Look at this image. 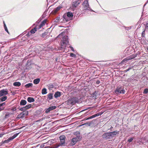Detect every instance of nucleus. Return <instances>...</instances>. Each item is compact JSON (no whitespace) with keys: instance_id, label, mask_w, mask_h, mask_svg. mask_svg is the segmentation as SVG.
I'll return each instance as SVG.
<instances>
[{"instance_id":"1","label":"nucleus","mask_w":148,"mask_h":148,"mask_svg":"<svg viewBox=\"0 0 148 148\" xmlns=\"http://www.w3.org/2000/svg\"><path fill=\"white\" fill-rule=\"evenodd\" d=\"M119 134V132L116 131L113 132H107L103 134L102 136V138L106 140L111 139L115 137Z\"/></svg>"},{"instance_id":"2","label":"nucleus","mask_w":148,"mask_h":148,"mask_svg":"<svg viewBox=\"0 0 148 148\" xmlns=\"http://www.w3.org/2000/svg\"><path fill=\"white\" fill-rule=\"evenodd\" d=\"M81 97L80 96L74 97L69 99L68 100V104H74L76 103H78L81 101Z\"/></svg>"},{"instance_id":"3","label":"nucleus","mask_w":148,"mask_h":148,"mask_svg":"<svg viewBox=\"0 0 148 148\" xmlns=\"http://www.w3.org/2000/svg\"><path fill=\"white\" fill-rule=\"evenodd\" d=\"M64 33H62L60 34L58 37L62 39V43L63 45H67L69 43L68 36H64Z\"/></svg>"},{"instance_id":"4","label":"nucleus","mask_w":148,"mask_h":148,"mask_svg":"<svg viewBox=\"0 0 148 148\" xmlns=\"http://www.w3.org/2000/svg\"><path fill=\"white\" fill-rule=\"evenodd\" d=\"M73 16V13L70 12H68L67 13L64 14L63 17V20L64 19L66 21H69V19L68 18H72Z\"/></svg>"},{"instance_id":"5","label":"nucleus","mask_w":148,"mask_h":148,"mask_svg":"<svg viewBox=\"0 0 148 148\" xmlns=\"http://www.w3.org/2000/svg\"><path fill=\"white\" fill-rule=\"evenodd\" d=\"M84 10H88L92 11L93 10L90 8L89 7L88 3V0H85L83 3Z\"/></svg>"},{"instance_id":"6","label":"nucleus","mask_w":148,"mask_h":148,"mask_svg":"<svg viewBox=\"0 0 148 148\" xmlns=\"http://www.w3.org/2000/svg\"><path fill=\"white\" fill-rule=\"evenodd\" d=\"M115 92L117 94H124L125 91L121 86H119L115 90Z\"/></svg>"},{"instance_id":"7","label":"nucleus","mask_w":148,"mask_h":148,"mask_svg":"<svg viewBox=\"0 0 148 148\" xmlns=\"http://www.w3.org/2000/svg\"><path fill=\"white\" fill-rule=\"evenodd\" d=\"M65 136L63 135L62 136H61L60 137V143H60V145L61 146H62L63 145H65Z\"/></svg>"},{"instance_id":"8","label":"nucleus","mask_w":148,"mask_h":148,"mask_svg":"<svg viewBox=\"0 0 148 148\" xmlns=\"http://www.w3.org/2000/svg\"><path fill=\"white\" fill-rule=\"evenodd\" d=\"M28 112L27 111H23L18 115V118H23L25 115L28 114Z\"/></svg>"},{"instance_id":"9","label":"nucleus","mask_w":148,"mask_h":148,"mask_svg":"<svg viewBox=\"0 0 148 148\" xmlns=\"http://www.w3.org/2000/svg\"><path fill=\"white\" fill-rule=\"evenodd\" d=\"M8 94V91L7 89H3L0 90V97Z\"/></svg>"},{"instance_id":"10","label":"nucleus","mask_w":148,"mask_h":148,"mask_svg":"<svg viewBox=\"0 0 148 148\" xmlns=\"http://www.w3.org/2000/svg\"><path fill=\"white\" fill-rule=\"evenodd\" d=\"M56 106H51L46 110L45 112L46 113H48L49 112L51 111L56 109Z\"/></svg>"},{"instance_id":"11","label":"nucleus","mask_w":148,"mask_h":148,"mask_svg":"<svg viewBox=\"0 0 148 148\" xmlns=\"http://www.w3.org/2000/svg\"><path fill=\"white\" fill-rule=\"evenodd\" d=\"M62 8V5H60L55 9H54L53 11V12L54 13H57L60 9Z\"/></svg>"},{"instance_id":"12","label":"nucleus","mask_w":148,"mask_h":148,"mask_svg":"<svg viewBox=\"0 0 148 148\" xmlns=\"http://www.w3.org/2000/svg\"><path fill=\"white\" fill-rule=\"evenodd\" d=\"M61 92H55L54 95V97L55 98H57L61 96Z\"/></svg>"},{"instance_id":"13","label":"nucleus","mask_w":148,"mask_h":148,"mask_svg":"<svg viewBox=\"0 0 148 148\" xmlns=\"http://www.w3.org/2000/svg\"><path fill=\"white\" fill-rule=\"evenodd\" d=\"M28 101L29 103L34 102L35 101V100L33 97H28L27 98Z\"/></svg>"},{"instance_id":"14","label":"nucleus","mask_w":148,"mask_h":148,"mask_svg":"<svg viewBox=\"0 0 148 148\" xmlns=\"http://www.w3.org/2000/svg\"><path fill=\"white\" fill-rule=\"evenodd\" d=\"M40 81L39 78H37L34 79L33 81V83L34 84H37L39 83Z\"/></svg>"},{"instance_id":"15","label":"nucleus","mask_w":148,"mask_h":148,"mask_svg":"<svg viewBox=\"0 0 148 148\" xmlns=\"http://www.w3.org/2000/svg\"><path fill=\"white\" fill-rule=\"evenodd\" d=\"M48 99L49 100H51L53 98V94L51 93H49L48 95Z\"/></svg>"},{"instance_id":"16","label":"nucleus","mask_w":148,"mask_h":148,"mask_svg":"<svg viewBox=\"0 0 148 148\" xmlns=\"http://www.w3.org/2000/svg\"><path fill=\"white\" fill-rule=\"evenodd\" d=\"M78 141H77L75 138H73L72 139L71 142L72 145H74Z\"/></svg>"},{"instance_id":"17","label":"nucleus","mask_w":148,"mask_h":148,"mask_svg":"<svg viewBox=\"0 0 148 148\" xmlns=\"http://www.w3.org/2000/svg\"><path fill=\"white\" fill-rule=\"evenodd\" d=\"M13 85L15 86L19 87L21 85V83L19 82H15L13 83Z\"/></svg>"},{"instance_id":"18","label":"nucleus","mask_w":148,"mask_h":148,"mask_svg":"<svg viewBox=\"0 0 148 148\" xmlns=\"http://www.w3.org/2000/svg\"><path fill=\"white\" fill-rule=\"evenodd\" d=\"M46 23V20H44L39 25L40 28H41Z\"/></svg>"},{"instance_id":"19","label":"nucleus","mask_w":148,"mask_h":148,"mask_svg":"<svg viewBox=\"0 0 148 148\" xmlns=\"http://www.w3.org/2000/svg\"><path fill=\"white\" fill-rule=\"evenodd\" d=\"M27 103V101L25 100H22L20 103V105H25Z\"/></svg>"},{"instance_id":"20","label":"nucleus","mask_w":148,"mask_h":148,"mask_svg":"<svg viewBox=\"0 0 148 148\" xmlns=\"http://www.w3.org/2000/svg\"><path fill=\"white\" fill-rule=\"evenodd\" d=\"M33 86V84L31 83L27 84L25 86V87L26 88H29L30 87H32Z\"/></svg>"},{"instance_id":"21","label":"nucleus","mask_w":148,"mask_h":148,"mask_svg":"<svg viewBox=\"0 0 148 148\" xmlns=\"http://www.w3.org/2000/svg\"><path fill=\"white\" fill-rule=\"evenodd\" d=\"M7 99V96H4L0 98V101H5Z\"/></svg>"},{"instance_id":"22","label":"nucleus","mask_w":148,"mask_h":148,"mask_svg":"<svg viewBox=\"0 0 148 148\" xmlns=\"http://www.w3.org/2000/svg\"><path fill=\"white\" fill-rule=\"evenodd\" d=\"M130 59H129V58H128V57H127V58H125L122 61H121V63H124V62H125L130 60Z\"/></svg>"},{"instance_id":"23","label":"nucleus","mask_w":148,"mask_h":148,"mask_svg":"<svg viewBox=\"0 0 148 148\" xmlns=\"http://www.w3.org/2000/svg\"><path fill=\"white\" fill-rule=\"evenodd\" d=\"M82 137L80 136V135H78L76 137L74 138H75V139L78 141H79L81 139Z\"/></svg>"},{"instance_id":"24","label":"nucleus","mask_w":148,"mask_h":148,"mask_svg":"<svg viewBox=\"0 0 148 148\" xmlns=\"http://www.w3.org/2000/svg\"><path fill=\"white\" fill-rule=\"evenodd\" d=\"M136 56V55H131L128 56V58L130 59V60L133 59Z\"/></svg>"},{"instance_id":"25","label":"nucleus","mask_w":148,"mask_h":148,"mask_svg":"<svg viewBox=\"0 0 148 148\" xmlns=\"http://www.w3.org/2000/svg\"><path fill=\"white\" fill-rule=\"evenodd\" d=\"M47 93V89L46 88H44L42 90V94H45Z\"/></svg>"},{"instance_id":"26","label":"nucleus","mask_w":148,"mask_h":148,"mask_svg":"<svg viewBox=\"0 0 148 148\" xmlns=\"http://www.w3.org/2000/svg\"><path fill=\"white\" fill-rule=\"evenodd\" d=\"M37 31V28H34L32 29L30 31L31 33L32 34H34Z\"/></svg>"},{"instance_id":"27","label":"nucleus","mask_w":148,"mask_h":148,"mask_svg":"<svg viewBox=\"0 0 148 148\" xmlns=\"http://www.w3.org/2000/svg\"><path fill=\"white\" fill-rule=\"evenodd\" d=\"M60 146H61V145H60V143H59L58 144H56L54 146L51 147V148H57Z\"/></svg>"},{"instance_id":"28","label":"nucleus","mask_w":148,"mask_h":148,"mask_svg":"<svg viewBox=\"0 0 148 148\" xmlns=\"http://www.w3.org/2000/svg\"><path fill=\"white\" fill-rule=\"evenodd\" d=\"M32 106V105L31 104H29L28 105H27L25 106V108L26 110H27L29 109Z\"/></svg>"},{"instance_id":"29","label":"nucleus","mask_w":148,"mask_h":148,"mask_svg":"<svg viewBox=\"0 0 148 148\" xmlns=\"http://www.w3.org/2000/svg\"><path fill=\"white\" fill-rule=\"evenodd\" d=\"M3 23H4V29H5V31L8 33H9V32H8V29H7V27L6 25L5 24V23H4V22L3 21Z\"/></svg>"},{"instance_id":"30","label":"nucleus","mask_w":148,"mask_h":148,"mask_svg":"<svg viewBox=\"0 0 148 148\" xmlns=\"http://www.w3.org/2000/svg\"><path fill=\"white\" fill-rule=\"evenodd\" d=\"M148 93V89L145 88L144 89L143 93L144 94H146Z\"/></svg>"},{"instance_id":"31","label":"nucleus","mask_w":148,"mask_h":148,"mask_svg":"<svg viewBox=\"0 0 148 148\" xmlns=\"http://www.w3.org/2000/svg\"><path fill=\"white\" fill-rule=\"evenodd\" d=\"M70 55L71 57L73 58H75L76 57L75 55L72 53H71Z\"/></svg>"},{"instance_id":"32","label":"nucleus","mask_w":148,"mask_h":148,"mask_svg":"<svg viewBox=\"0 0 148 148\" xmlns=\"http://www.w3.org/2000/svg\"><path fill=\"white\" fill-rule=\"evenodd\" d=\"M103 113V112L99 113L94 114L95 117L98 116L102 114Z\"/></svg>"},{"instance_id":"33","label":"nucleus","mask_w":148,"mask_h":148,"mask_svg":"<svg viewBox=\"0 0 148 148\" xmlns=\"http://www.w3.org/2000/svg\"><path fill=\"white\" fill-rule=\"evenodd\" d=\"M95 116L94 115L88 117L87 119H92V118H95Z\"/></svg>"},{"instance_id":"34","label":"nucleus","mask_w":148,"mask_h":148,"mask_svg":"<svg viewBox=\"0 0 148 148\" xmlns=\"http://www.w3.org/2000/svg\"><path fill=\"white\" fill-rule=\"evenodd\" d=\"M19 110H20L21 111H24L25 110H26L25 109V107H24L23 108H20L19 109Z\"/></svg>"},{"instance_id":"35","label":"nucleus","mask_w":148,"mask_h":148,"mask_svg":"<svg viewBox=\"0 0 148 148\" xmlns=\"http://www.w3.org/2000/svg\"><path fill=\"white\" fill-rule=\"evenodd\" d=\"M74 135H77V136L78 135H80V132H76L74 133Z\"/></svg>"},{"instance_id":"36","label":"nucleus","mask_w":148,"mask_h":148,"mask_svg":"<svg viewBox=\"0 0 148 148\" xmlns=\"http://www.w3.org/2000/svg\"><path fill=\"white\" fill-rule=\"evenodd\" d=\"M133 140V138H130L128 139V142L129 143H130Z\"/></svg>"},{"instance_id":"37","label":"nucleus","mask_w":148,"mask_h":148,"mask_svg":"<svg viewBox=\"0 0 148 148\" xmlns=\"http://www.w3.org/2000/svg\"><path fill=\"white\" fill-rule=\"evenodd\" d=\"M5 102H4L1 104H0V107H3L2 106H3L5 105Z\"/></svg>"},{"instance_id":"38","label":"nucleus","mask_w":148,"mask_h":148,"mask_svg":"<svg viewBox=\"0 0 148 148\" xmlns=\"http://www.w3.org/2000/svg\"><path fill=\"white\" fill-rule=\"evenodd\" d=\"M18 135V134H15L14 135H13L12 136L13 138L14 139Z\"/></svg>"},{"instance_id":"39","label":"nucleus","mask_w":148,"mask_h":148,"mask_svg":"<svg viewBox=\"0 0 148 148\" xmlns=\"http://www.w3.org/2000/svg\"><path fill=\"white\" fill-rule=\"evenodd\" d=\"M59 20V17H57L56 18V19L55 20V22H57Z\"/></svg>"},{"instance_id":"40","label":"nucleus","mask_w":148,"mask_h":148,"mask_svg":"<svg viewBox=\"0 0 148 148\" xmlns=\"http://www.w3.org/2000/svg\"><path fill=\"white\" fill-rule=\"evenodd\" d=\"M131 69V68L130 67L128 69H126L124 71L125 72H127V71H129L130 69Z\"/></svg>"},{"instance_id":"41","label":"nucleus","mask_w":148,"mask_h":148,"mask_svg":"<svg viewBox=\"0 0 148 148\" xmlns=\"http://www.w3.org/2000/svg\"><path fill=\"white\" fill-rule=\"evenodd\" d=\"M9 142V140H8V139L7 140L4 141L3 142V143H8Z\"/></svg>"},{"instance_id":"42","label":"nucleus","mask_w":148,"mask_h":148,"mask_svg":"<svg viewBox=\"0 0 148 148\" xmlns=\"http://www.w3.org/2000/svg\"><path fill=\"white\" fill-rule=\"evenodd\" d=\"M46 35V33H44L42 34V37L43 38L45 37V36Z\"/></svg>"},{"instance_id":"43","label":"nucleus","mask_w":148,"mask_h":148,"mask_svg":"<svg viewBox=\"0 0 148 148\" xmlns=\"http://www.w3.org/2000/svg\"><path fill=\"white\" fill-rule=\"evenodd\" d=\"M8 139L9 140V141L10 142L11 140H12L14 138H13L12 136V137L9 138Z\"/></svg>"},{"instance_id":"44","label":"nucleus","mask_w":148,"mask_h":148,"mask_svg":"<svg viewBox=\"0 0 148 148\" xmlns=\"http://www.w3.org/2000/svg\"><path fill=\"white\" fill-rule=\"evenodd\" d=\"M142 36L144 37L145 36V31H143L142 33Z\"/></svg>"},{"instance_id":"45","label":"nucleus","mask_w":148,"mask_h":148,"mask_svg":"<svg viewBox=\"0 0 148 148\" xmlns=\"http://www.w3.org/2000/svg\"><path fill=\"white\" fill-rule=\"evenodd\" d=\"M69 47L71 48V50H72V51L73 52L74 51H75L73 47L70 46Z\"/></svg>"},{"instance_id":"46","label":"nucleus","mask_w":148,"mask_h":148,"mask_svg":"<svg viewBox=\"0 0 148 148\" xmlns=\"http://www.w3.org/2000/svg\"><path fill=\"white\" fill-rule=\"evenodd\" d=\"M4 108V107H0V111L3 110Z\"/></svg>"},{"instance_id":"47","label":"nucleus","mask_w":148,"mask_h":148,"mask_svg":"<svg viewBox=\"0 0 148 148\" xmlns=\"http://www.w3.org/2000/svg\"><path fill=\"white\" fill-rule=\"evenodd\" d=\"M146 27L147 29H148V22L147 23L146 25Z\"/></svg>"},{"instance_id":"48","label":"nucleus","mask_w":148,"mask_h":148,"mask_svg":"<svg viewBox=\"0 0 148 148\" xmlns=\"http://www.w3.org/2000/svg\"><path fill=\"white\" fill-rule=\"evenodd\" d=\"M11 110H12V111H15L16 110V109L15 108H12L11 109Z\"/></svg>"},{"instance_id":"49","label":"nucleus","mask_w":148,"mask_h":148,"mask_svg":"<svg viewBox=\"0 0 148 148\" xmlns=\"http://www.w3.org/2000/svg\"><path fill=\"white\" fill-rule=\"evenodd\" d=\"M9 116V114H6L5 115V118H7V117L8 116Z\"/></svg>"},{"instance_id":"50","label":"nucleus","mask_w":148,"mask_h":148,"mask_svg":"<svg viewBox=\"0 0 148 148\" xmlns=\"http://www.w3.org/2000/svg\"><path fill=\"white\" fill-rule=\"evenodd\" d=\"M3 134H0V138L2 137L3 136Z\"/></svg>"},{"instance_id":"51","label":"nucleus","mask_w":148,"mask_h":148,"mask_svg":"<svg viewBox=\"0 0 148 148\" xmlns=\"http://www.w3.org/2000/svg\"><path fill=\"white\" fill-rule=\"evenodd\" d=\"M130 29V28H129V27H127V28H126V29L127 30H129V29Z\"/></svg>"},{"instance_id":"52","label":"nucleus","mask_w":148,"mask_h":148,"mask_svg":"<svg viewBox=\"0 0 148 148\" xmlns=\"http://www.w3.org/2000/svg\"><path fill=\"white\" fill-rule=\"evenodd\" d=\"M148 2V0L147 1V2L144 5V7L145 6V5H146V4Z\"/></svg>"},{"instance_id":"53","label":"nucleus","mask_w":148,"mask_h":148,"mask_svg":"<svg viewBox=\"0 0 148 148\" xmlns=\"http://www.w3.org/2000/svg\"><path fill=\"white\" fill-rule=\"evenodd\" d=\"M100 82L99 81H98L97 82V83L98 84L100 83Z\"/></svg>"},{"instance_id":"54","label":"nucleus","mask_w":148,"mask_h":148,"mask_svg":"<svg viewBox=\"0 0 148 148\" xmlns=\"http://www.w3.org/2000/svg\"><path fill=\"white\" fill-rule=\"evenodd\" d=\"M113 128V127L112 126L110 128V129H111L112 128Z\"/></svg>"},{"instance_id":"55","label":"nucleus","mask_w":148,"mask_h":148,"mask_svg":"<svg viewBox=\"0 0 148 148\" xmlns=\"http://www.w3.org/2000/svg\"><path fill=\"white\" fill-rule=\"evenodd\" d=\"M79 4V3H78L77 4H76V5H78V4Z\"/></svg>"},{"instance_id":"56","label":"nucleus","mask_w":148,"mask_h":148,"mask_svg":"<svg viewBox=\"0 0 148 148\" xmlns=\"http://www.w3.org/2000/svg\"><path fill=\"white\" fill-rule=\"evenodd\" d=\"M147 51H148V47H147Z\"/></svg>"},{"instance_id":"57","label":"nucleus","mask_w":148,"mask_h":148,"mask_svg":"<svg viewBox=\"0 0 148 148\" xmlns=\"http://www.w3.org/2000/svg\"><path fill=\"white\" fill-rule=\"evenodd\" d=\"M129 82V80H127V82Z\"/></svg>"},{"instance_id":"58","label":"nucleus","mask_w":148,"mask_h":148,"mask_svg":"<svg viewBox=\"0 0 148 148\" xmlns=\"http://www.w3.org/2000/svg\"><path fill=\"white\" fill-rule=\"evenodd\" d=\"M147 142H148V140H147Z\"/></svg>"}]
</instances>
